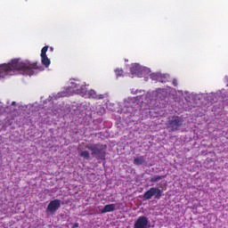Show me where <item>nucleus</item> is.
Here are the masks:
<instances>
[{
  "mask_svg": "<svg viewBox=\"0 0 228 228\" xmlns=\"http://www.w3.org/2000/svg\"><path fill=\"white\" fill-rule=\"evenodd\" d=\"M115 74H116L117 77H122V76L124 75V70L118 69L115 70Z\"/></svg>",
  "mask_w": 228,
  "mask_h": 228,
  "instance_id": "15",
  "label": "nucleus"
},
{
  "mask_svg": "<svg viewBox=\"0 0 228 228\" xmlns=\"http://www.w3.org/2000/svg\"><path fill=\"white\" fill-rule=\"evenodd\" d=\"M181 126H183V119L179 116H173L167 124V127L173 132L177 131Z\"/></svg>",
  "mask_w": 228,
  "mask_h": 228,
  "instance_id": "5",
  "label": "nucleus"
},
{
  "mask_svg": "<svg viewBox=\"0 0 228 228\" xmlns=\"http://www.w3.org/2000/svg\"><path fill=\"white\" fill-rule=\"evenodd\" d=\"M49 49V46H44L41 50V62L45 69L49 68V65H51V59L47 57V51Z\"/></svg>",
  "mask_w": 228,
  "mask_h": 228,
  "instance_id": "8",
  "label": "nucleus"
},
{
  "mask_svg": "<svg viewBox=\"0 0 228 228\" xmlns=\"http://www.w3.org/2000/svg\"><path fill=\"white\" fill-rule=\"evenodd\" d=\"M79 156L81 157V158H84V159H90V151H81L80 153H79Z\"/></svg>",
  "mask_w": 228,
  "mask_h": 228,
  "instance_id": "14",
  "label": "nucleus"
},
{
  "mask_svg": "<svg viewBox=\"0 0 228 228\" xmlns=\"http://www.w3.org/2000/svg\"><path fill=\"white\" fill-rule=\"evenodd\" d=\"M153 197L158 200L161 199V197H163V191L158 187H151L143 194L145 200H151Z\"/></svg>",
  "mask_w": 228,
  "mask_h": 228,
  "instance_id": "4",
  "label": "nucleus"
},
{
  "mask_svg": "<svg viewBox=\"0 0 228 228\" xmlns=\"http://www.w3.org/2000/svg\"><path fill=\"white\" fill-rule=\"evenodd\" d=\"M116 205L115 204H109L105 205L103 208L101 210L102 215H104V213H111L112 211H115Z\"/></svg>",
  "mask_w": 228,
  "mask_h": 228,
  "instance_id": "10",
  "label": "nucleus"
},
{
  "mask_svg": "<svg viewBox=\"0 0 228 228\" xmlns=\"http://www.w3.org/2000/svg\"><path fill=\"white\" fill-rule=\"evenodd\" d=\"M149 217L145 216H139L134 224V228H149Z\"/></svg>",
  "mask_w": 228,
  "mask_h": 228,
  "instance_id": "6",
  "label": "nucleus"
},
{
  "mask_svg": "<svg viewBox=\"0 0 228 228\" xmlns=\"http://www.w3.org/2000/svg\"><path fill=\"white\" fill-rule=\"evenodd\" d=\"M79 227V223H75L72 226V228H77Z\"/></svg>",
  "mask_w": 228,
  "mask_h": 228,
  "instance_id": "17",
  "label": "nucleus"
},
{
  "mask_svg": "<svg viewBox=\"0 0 228 228\" xmlns=\"http://www.w3.org/2000/svg\"><path fill=\"white\" fill-rule=\"evenodd\" d=\"M172 85L173 86H177V79L174 78L173 81H172Z\"/></svg>",
  "mask_w": 228,
  "mask_h": 228,
  "instance_id": "16",
  "label": "nucleus"
},
{
  "mask_svg": "<svg viewBox=\"0 0 228 228\" xmlns=\"http://www.w3.org/2000/svg\"><path fill=\"white\" fill-rule=\"evenodd\" d=\"M61 208V200H51L46 208L47 213L54 214L55 211H58Z\"/></svg>",
  "mask_w": 228,
  "mask_h": 228,
  "instance_id": "7",
  "label": "nucleus"
},
{
  "mask_svg": "<svg viewBox=\"0 0 228 228\" xmlns=\"http://www.w3.org/2000/svg\"><path fill=\"white\" fill-rule=\"evenodd\" d=\"M145 163V157L141 156L134 159V165L140 167V165H143Z\"/></svg>",
  "mask_w": 228,
  "mask_h": 228,
  "instance_id": "12",
  "label": "nucleus"
},
{
  "mask_svg": "<svg viewBox=\"0 0 228 228\" xmlns=\"http://www.w3.org/2000/svg\"><path fill=\"white\" fill-rule=\"evenodd\" d=\"M16 105H17V102H12V106H16Z\"/></svg>",
  "mask_w": 228,
  "mask_h": 228,
  "instance_id": "18",
  "label": "nucleus"
},
{
  "mask_svg": "<svg viewBox=\"0 0 228 228\" xmlns=\"http://www.w3.org/2000/svg\"><path fill=\"white\" fill-rule=\"evenodd\" d=\"M86 149L91 151L92 156L99 161H106V150L108 149L106 144L90 143L86 145Z\"/></svg>",
  "mask_w": 228,
  "mask_h": 228,
  "instance_id": "2",
  "label": "nucleus"
},
{
  "mask_svg": "<svg viewBox=\"0 0 228 228\" xmlns=\"http://www.w3.org/2000/svg\"><path fill=\"white\" fill-rule=\"evenodd\" d=\"M160 81V83H163V80H159Z\"/></svg>",
  "mask_w": 228,
  "mask_h": 228,
  "instance_id": "19",
  "label": "nucleus"
},
{
  "mask_svg": "<svg viewBox=\"0 0 228 228\" xmlns=\"http://www.w3.org/2000/svg\"><path fill=\"white\" fill-rule=\"evenodd\" d=\"M167 177V175H155L151 178V183H158L159 181H161V179H165Z\"/></svg>",
  "mask_w": 228,
  "mask_h": 228,
  "instance_id": "13",
  "label": "nucleus"
},
{
  "mask_svg": "<svg viewBox=\"0 0 228 228\" xmlns=\"http://www.w3.org/2000/svg\"><path fill=\"white\" fill-rule=\"evenodd\" d=\"M35 70H42V66H38L37 61H20V59H13L9 63L0 65V78L15 76L17 72L22 76H35Z\"/></svg>",
  "mask_w": 228,
  "mask_h": 228,
  "instance_id": "1",
  "label": "nucleus"
},
{
  "mask_svg": "<svg viewBox=\"0 0 228 228\" xmlns=\"http://www.w3.org/2000/svg\"><path fill=\"white\" fill-rule=\"evenodd\" d=\"M67 95H74L77 94L78 95H85L86 94V86H83L80 80L71 79L69 87L66 89Z\"/></svg>",
  "mask_w": 228,
  "mask_h": 228,
  "instance_id": "3",
  "label": "nucleus"
},
{
  "mask_svg": "<svg viewBox=\"0 0 228 228\" xmlns=\"http://www.w3.org/2000/svg\"><path fill=\"white\" fill-rule=\"evenodd\" d=\"M130 72H131L132 76H138V74H140V72H142V68L139 66V64H134L130 68Z\"/></svg>",
  "mask_w": 228,
  "mask_h": 228,
  "instance_id": "11",
  "label": "nucleus"
},
{
  "mask_svg": "<svg viewBox=\"0 0 228 228\" xmlns=\"http://www.w3.org/2000/svg\"><path fill=\"white\" fill-rule=\"evenodd\" d=\"M87 96L89 99H95V101H101L104 99V97H107L108 94H97V92H95V90L91 89L87 92Z\"/></svg>",
  "mask_w": 228,
  "mask_h": 228,
  "instance_id": "9",
  "label": "nucleus"
}]
</instances>
